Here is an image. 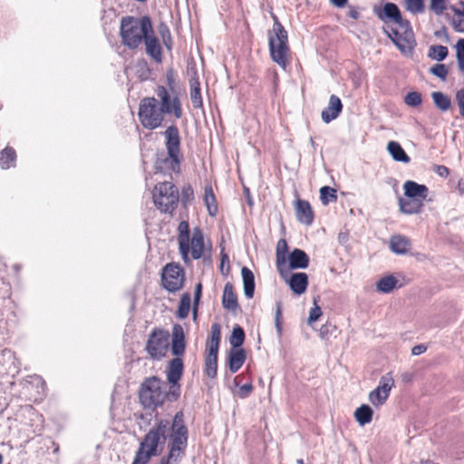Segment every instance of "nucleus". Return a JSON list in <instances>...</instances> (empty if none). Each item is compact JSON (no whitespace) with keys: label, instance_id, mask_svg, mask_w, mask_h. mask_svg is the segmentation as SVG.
<instances>
[{"label":"nucleus","instance_id":"f257e3e1","mask_svg":"<svg viewBox=\"0 0 464 464\" xmlns=\"http://www.w3.org/2000/svg\"><path fill=\"white\" fill-rule=\"evenodd\" d=\"M171 353L175 356L167 365L166 375L169 384V391L165 390V382L158 376L145 378L142 382L139 398L145 408H157L166 400L177 401L180 396L179 381L184 372L182 356L186 351V336L182 325L176 324L171 332Z\"/></svg>","mask_w":464,"mask_h":464},{"label":"nucleus","instance_id":"f03ea898","mask_svg":"<svg viewBox=\"0 0 464 464\" xmlns=\"http://www.w3.org/2000/svg\"><path fill=\"white\" fill-rule=\"evenodd\" d=\"M173 420H160L144 436L136 451L131 464H147L151 457L159 454L158 448L162 446L166 440L169 441L172 432Z\"/></svg>","mask_w":464,"mask_h":464},{"label":"nucleus","instance_id":"7ed1b4c3","mask_svg":"<svg viewBox=\"0 0 464 464\" xmlns=\"http://www.w3.org/2000/svg\"><path fill=\"white\" fill-rule=\"evenodd\" d=\"M188 440V429L185 423L183 411L176 412L173 417L172 432L167 443V455L159 464H179L186 454Z\"/></svg>","mask_w":464,"mask_h":464},{"label":"nucleus","instance_id":"20e7f679","mask_svg":"<svg viewBox=\"0 0 464 464\" xmlns=\"http://www.w3.org/2000/svg\"><path fill=\"white\" fill-rule=\"evenodd\" d=\"M152 27L151 19L148 15L123 16L120 25L121 44L130 50L137 49L143 43L146 35L152 33Z\"/></svg>","mask_w":464,"mask_h":464},{"label":"nucleus","instance_id":"39448f33","mask_svg":"<svg viewBox=\"0 0 464 464\" xmlns=\"http://www.w3.org/2000/svg\"><path fill=\"white\" fill-rule=\"evenodd\" d=\"M274 24L269 32L268 46L273 62L285 70L291 63V49L288 43V34L276 15H273Z\"/></svg>","mask_w":464,"mask_h":464},{"label":"nucleus","instance_id":"423d86ee","mask_svg":"<svg viewBox=\"0 0 464 464\" xmlns=\"http://www.w3.org/2000/svg\"><path fill=\"white\" fill-rule=\"evenodd\" d=\"M403 190L407 198L399 199L400 210L408 215L420 213L429 194L428 187L413 180H407L403 184Z\"/></svg>","mask_w":464,"mask_h":464},{"label":"nucleus","instance_id":"0eeeda50","mask_svg":"<svg viewBox=\"0 0 464 464\" xmlns=\"http://www.w3.org/2000/svg\"><path fill=\"white\" fill-rule=\"evenodd\" d=\"M165 116L166 114L156 97H145L140 100L138 118L144 129L153 130L160 128L165 120Z\"/></svg>","mask_w":464,"mask_h":464},{"label":"nucleus","instance_id":"6e6552de","mask_svg":"<svg viewBox=\"0 0 464 464\" xmlns=\"http://www.w3.org/2000/svg\"><path fill=\"white\" fill-rule=\"evenodd\" d=\"M152 198L154 205L160 211L172 214L179 202V189L171 182H160L154 186Z\"/></svg>","mask_w":464,"mask_h":464},{"label":"nucleus","instance_id":"1a4fd4ad","mask_svg":"<svg viewBox=\"0 0 464 464\" xmlns=\"http://www.w3.org/2000/svg\"><path fill=\"white\" fill-rule=\"evenodd\" d=\"M221 341V327L218 323L212 324L207 339L204 353V373L211 379L218 374V355Z\"/></svg>","mask_w":464,"mask_h":464},{"label":"nucleus","instance_id":"9d476101","mask_svg":"<svg viewBox=\"0 0 464 464\" xmlns=\"http://www.w3.org/2000/svg\"><path fill=\"white\" fill-rule=\"evenodd\" d=\"M169 348V331L155 327L148 335L144 350L153 361H160L166 357Z\"/></svg>","mask_w":464,"mask_h":464},{"label":"nucleus","instance_id":"9b49d317","mask_svg":"<svg viewBox=\"0 0 464 464\" xmlns=\"http://www.w3.org/2000/svg\"><path fill=\"white\" fill-rule=\"evenodd\" d=\"M186 281L184 268L179 263L170 262L166 264L160 273V285L169 293L180 291Z\"/></svg>","mask_w":464,"mask_h":464},{"label":"nucleus","instance_id":"f8f14e48","mask_svg":"<svg viewBox=\"0 0 464 464\" xmlns=\"http://www.w3.org/2000/svg\"><path fill=\"white\" fill-rule=\"evenodd\" d=\"M389 37L402 53H411L416 45L411 24L403 18L394 24Z\"/></svg>","mask_w":464,"mask_h":464},{"label":"nucleus","instance_id":"ddd939ff","mask_svg":"<svg viewBox=\"0 0 464 464\" xmlns=\"http://www.w3.org/2000/svg\"><path fill=\"white\" fill-rule=\"evenodd\" d=\"M206 243L205 237L202 229L199 227H195L192 229L191 236L188 237L187 248L184 250L179 245V251L181 258L185 264H189L191 259H200L205 253Z\"/></svg>","mask_w":464,"mask_h":464},{"label":"nucleus","instance_id":"4468645a","mask_svg":"<svg viewBox=\"0 0 464 464\" xmlns=\"http://www.w3.org/2000/svg\"><path fill=\"white\" fill-rule=\"evenodd\" d=\"M170 92L163 85H158L155 89L157 99L164 113L179 120L183 116L182 103L179 95Z\"/></svg>","mask_w":464,"mask_h":464},{"label":"nucleus","instance_id":"2eb2a0df","mask_svg":"<svg viewBox=\"0 0 464 464\" xmlns=\"http://www.w3.org/2000/svg\"><path fill=\"white\" fill-rule=\"evenodd\" d=\"M163 135L165 138L167 153L170 155V160L174 163V166L178 168L179 154L181 153L179 130L175 124H172L167 127Z\"/></svg>","mask_w":464,"mask_h":464},{"label":"nucleus","instance_id":"dca6fc26","mask_svg":"<svg viewBox=\"0 0 464 464\" xmlns=\"http://www.w3.org/2000/svg\"><path fill=\"white\" fill-rule=\"evenodd\" d=\"M393 385L394 380L391 373L382 376L379 385L369 394V400L372 405L378 407L384 404Z\"/></svg>","mask_w":464,"mask_h":464},{"label":"nucleus","instance_id":"f3484780","mask_svg":"<svg viewBox=\"0 0 464 464\" xmlns=\"http://www.w3.org/2000/svg\"><path fill=\"white\" fill-rule=\"evenodd\" d=\"M295 216L297 220L306 226L312 225L314 218V213L311 204L304 199H297L295 203Z\"/></svg>","mask_w":464,"mask_h":464},{"label":"nucleus","instance_id":"a211bd4d","mask_svg":"<svg viewBox=\"0 0 464 464\" xmlns=\"http://www.w3.org/2000/svg\"><path fill=\"white\" fill-rule=\"evenodd\" d=\"M146 47V53L151 57L156 63L162 62V48L160 40L157 38L152 28V33L146 35L143 40Z\"/></svg>","mask_w":464,"mask_h":464},{"label":"nucleus","instance_id":"6ab92c4d","mask_svg":"<svg viewBox=\"0 0 464 464\" xmlns=\"http://www.w3.org/2000/svg\"><path fill=\"white\" fill-rule=\"evenodd\" d=\"M343 103L341 99L332 94L329 99L328 106L322 111V119L325 123H329L336 119L342 112Z\"/></svg>","mask_w":464,"mask_h":464},{"label":"nucleus","instance_id":"aec40b11","mask_svg":"<svg viewBox=\"0 0 464 464\" xmlns=\"http://www.w3.org/2000/svg\"><path fill=\"white\" fill-rule=\"evenodd\" d=\"M390 249L397 255L407 254L411 246V239L403 235H393L389 242Z\"/></svg>","mask_w":464,"mask_h":464},{"label":"nucleus","instance_id":"412c9836","mask_svg":"<svg viewBox=\"0 0 464 464\" xmlns=\"http://www.w3.org/2000/svg\"><path fill=\"white\" fill-rule=\"evenodd\" d=\"M222 305L225 309L231 312H236L239 306L234 286L229 282H227L224 286Z\"/></svg>","mask_w":464,"mask_h":464},{"label":"nucleus","instance_id":"4be33fe9","mask_svg":"<svg viewBox=\"0 0 464 464\" xmlns=\"http://www.w3.org/2000/svg\"><path fill=\"white\" fill-rule=\"evenodd\" d=\"M376 14L382 21L391 20L393 24L402 19L399 7L393 3H386L382 10L376 12Z\"/></svg>","mask_w":464,"mask_h":464},{"label":"nucleus","instance_id":"5701e85b","mask_svg":"<svg viewBox=\"0 0 464 464\" xmlns=\"http://www.w3.org/2000/svg\"><path fill=\"white\" fill-rule=\"evenodd\" d=\"M291 290L295 295L304 294L308 286V276L304 272L295 273L288 281Z\"/></svg>","mask_w":464,"mask_h":464},{"label":"nucleus","instance_id":"b1692460","mask_svg":"<svg viewBox=\"0 0 464 464\" xmlns=\"http://www.w3.org/2000/svg\"><path fill=\"white\" fill-rule=\"evenodd\" d=\"M246 358L244 349H231L227 358L229 371L232 373L237 372L243 366Z\"/></svg>","mask_w":464,"mask_h":464},{"label":"nucleus","instance_id":"393cba45","mask_svg":"<svg viewBox=\"0 0 464 464\" xmlns=\"http://www.w3.org/2000/svg\"><path fill=\"white\" fill-rule=\"evenodd\" d=\"M309 265V256L299 248H295L289 255V267L292 269L306 268Z\"/></svg>","mask_w":464,"mask_h":464},{"label":"nucleus","instance_id":"a878e982","mask_svg":"<svg viewBox=\"0 0 464 464\" xmlns=\"http://www.w3.org/2000/svg\"><path fill=\"white\" fill-rule=\"evenodd\" d=\"M288 252V246L285 239H280L276 245V268L280 274H283L286 269V254Z\"/></svg>","mask_w":464,"mask_h":464},{"label":"nucleus","instance_id":"bb28decb","mask_svg":"<svg viewBox=\"0 0 464 464\" xmlns=\"http://www.w3.org/2000/svg\"><path fill=\"white\" fill-rule=\"evenodd\" d=\"M204 203L211 217H215L218 211V201L211 185H206L204 188Z\"/></svg>","mask_w":464,"mask_h":464},{"label":"nucleus","instance_id":"cd10ccee","mask_svg":"<svg viewBox=\"0 0 464 464\" xmlns=\"http://www.w3.org/2000/svg\"><path fill=\"white\" fill-rule=\"evenodd\" d=\"M241 275H242V278H243L245 295L247 298H252L254 296V292H255L254 274L249 268H247L246 266H244L241 269Z\"/></svg>","mask_w":464,"mask_h":464},{"label":"nucleus","instance_id":"c85d7f7f","mask_svg":"<svg viewBox=\"0 0 464 464\" xmlns=\"http://www.w3.org/2000/svg\"><path fill=\"white\" fill-rule=\"evenodd\" d=\"M16 152L14 148L6 146L0 151V167L8 169L15 166Z\"/></svg>","mask_w":464,"mask_h":464},{"label":"nucleus","instance_id":"c756f323","mask_svg":"<svg viewBox=\"0 0 464 464\" xmlns=\"http://www.w3.org/2000/svg\"><path fill=\"white\" fill-rule=\"evenodd\" d=\"M387 150L394 160L403 163H409L411 161V158L399 142L393 140L390 141L387 145Z\"/></svg>","mask_w":464,"mask_h":464},{"label":"nucleus","instance_id":"7c9ffc66","mask_svg":"<svg viewBox=\"0 0 464 464\" xmlns=\"http://www.w3.org/2000/svg\"><path fill=\"white\" fill-rule=\"evenodd\" d=\"M373 411L369 405L363 404L360 406L354 411V418L356 421L361 425L364 426L372 421Z\"/></svg>","mask_w":464,"mask_h":464},{"label":"nucleus","instance_id":"2f4dec72","mask_svg":"<svg viewBox=\"0 0 464 464\" xmlns=\"http://www.w3.org/2000/svg\"><path fill=\"white\" fill-rule=\"evenodd\" d=\"M459 5L462 6V10L455 6L450 7L454 14L451 25L456 32L464 33V2L460 1Z\"/></svg>","mask_w":464,"mask_h":464},{"label":"nucleus","instance_id":"473e14b6","mask_svg":"<svg viewBox=\"0 0 464 464\" xmlns=\"http://www.w3.org/2000/svg\"><path fill=\"white\" fill-rule=\"evenodd\" d=\"M397 283L398 280L393 276H387L377 282L376 288L379 292L387 294L396 287Z\"/></svg>","mask_w":464,"mask_h":464},{"label":"nucleus","instance_id":"72a5a7b5","mask_svg":"<svg viewBox=\"0 0 464 464\" xmlns=\"http://www.w3.org/2000/svg\"><path fill=\"white\" fill-rule=\"evenodd\" d=\"M190 294L184 293L180 298L179 304L177 311V316L180 319H185L188 317L190 310Z\"/></svg>","mask_w":464,"mask_h":464},{"label":"nucleus","instance_id":"f704fd0d","mask_svg":"<svg viewBox=\"0 0 464 464\" xmlns=\"http://www.w3.org/2000/svg\"><path fill=\"white\" fill-rule=\"evenodd\" d=\"M337 198L336 189L329 186H324L320 188V200L323 205L326 206L331 202H335Z\"/></svg>","mask_w":464,"mask_h":464},{"label":"nucleus","instance_id":"c9c22d12","mask_svg":"<svg viewBox=\"0 0 464 464\" xmlns=\"http://www.w3.org/2000/svg\"><path fill=\"white\" fill-rule=\"evenodd\" d=\"M190 236L189 224L188 221H181L178 226V244L183 249L187 246L188 237Z\"/></svg>","mask_w":464,"mask_h":464},{"label":"nucleus","instance_id":"e433bc0d","mask_svg":"<svg viewBox=\"0 0 464 464\" xmlns=\"http://www.w3.org/2000/svg\"><path fill=\"white\" fill-rule=\"evenodd\" d=\"M245 341V332L242 327L237 325L232 331V334L229 338V343L232 345V349H241L240 346Z\"/></svg>","mask_w":464,"mask_h":464},{"label":"nucleus","instance_id":"4c0bfd02","mask_svg":"<svg viewBox=\"0 0 464 464\" xmlns=\"http://www.w3.org/2000/svg\"><path fill=\"white\" fill-rule=\"evenodd\" d=\"M449 53L448 48L444 45L437 44L430 47L429 56L436 61H443Z\"/></svg>","mask_w":464,"mask_h":464},{"label":"nucleus","instance_id":"58836bf2","mask_svg":"<svg viewBox=\"0 0 464 464\" xmlns=\"http://www.w3.org/2000/svg\"><path fill=\"white\" fill-rule=\"evenodd\" d=\"M432 99L435 105L441 111H447L450 107V98L440 92H433Z\"/></svg>","mask_w":464,"mask_h":464},{"label":"nucleus","instance_id":"ea45409f","mask_svg":"<svg viewBox=\"0 0 464 464\" xmlns=\"http://www.w3.org/2000/svg\"><path fill=\"white\" fill-rule=\"evenodd\" d=\"M405 7L411 14H422L425 11V3L424 0H405Z\"/></svg>","mask_w":464,"mask_h":464},{"label":"nucleus","instance_id":"a19ab883","mask_svg":"<svg viewBox=\"0 0 464 464\" xmlns=\"http://www.w3.org/2000/svg\"><path fill=\"white\" fill-rule=\"evenodd\" d=\"M159 34L164 45L170 49L172 45V37L169 26L165 23H160L158 26Z\"/></svg>","mask_w":464,"mask_h":464},{"label":"nucleus","instance_id":"79ce46f5","mask_svg":"<svg viewBox=\"0 0 464 464\" xmlns=\"http://www.w3.org/2000/svg\"><path fill=\"white\" fill-rule=\"evenodd\" d=\"M182 155L181 153L179 154V163L178 168L174 166V163L170 160V155L168 154V156L161 160V164H163V167L167 171H171L175 173L180 172V162H181Z\"/></svg>","mask_w":464,"mask_h":464},{"label":"nucleus","instance_id":"37998d69","mask_svg":"<svg viewBox=\"0 0 464 464\" xmlns=\"http://www.w3.org/2000/svg\"><path fill=\"white\" fill-rule=\"evenodd\" d=\"M404 102L409 106H419L422 102L421 94L418 92H411L405 96Z\"/></svg>","mask_w":464,"mask_h":464},{"label":"nucleus","instance_id":"c03bdc74","mask_svg":"<svg viewBox=\"0 0 464 464\" xmlns=\"http://www.w3.org/2000/svg\"><path fill=\"white\" fill-rule=\"evenodd\" d=\"M430 72L441 80H446L449 71L445 64L437 63L430 69Z\"/></svg>","mask_w":464,"mask_h":464},{"label":"nucleus","instance_id":"a18cd8bd","mask_svg":"<svg viewBox=\"0 0 464 464\" xmlns=\"http://www.w3.org/2000/svg\"><path fill=\"white\" fill-rule=\"evenodd\" d=\"M449 0H430V7L436 14H442L447 9V2Z\"/></svg>","mask_w":464,"mask_h":464},{"label":"nucleus","instance_id":"49530a36","mask_svg":"<svg viewBox=\"0 0 464 464\" xmlns=\"http://www.w3.org/2000/svg\"><path fill=\"white\" fill-rule=\"evenodd\" d=\"M189 95H190L192 106L195 109H200L203 107V99H202V95H201V89L189 90Z\"/></svg>","mask_w":464,"mask_h":464},{"label":"nucleus","instance_id":"de8ad7c7","mask_svg":"<svg viewBox=\"0 0 464 464\" xmlns=\"http://www.w3.org/2000/svg\"><path fill=\"white\" fill-rule=\"evenodd\" d=\"M194 199V191L190 185L183 187L181 193V201L184 205Z\"/></svg>","mask_w":464,"mask_h":464},{"label":"nucleus","instance_id":"09e8293b","mask_svg":"<svg viewBox=\"0 0 464 464\" xmlns=\"http://www.w3.org/2000/svg\"><path fill=\"white\" fill-rule=\"evenodd\" d=\"M322 315V311L320 306L314 303V306L311 308L308 317V324H313L314 322L317 321Z\"/></svg>","mask_w":464,"mask_h":464},{"label":"nucleus","instance_id":"8fccbe9b","mask_svg":"<svg viewBox=\"0 0 464 464\" xmlns=\"http://www.w3.org/2000/svg\"><path fill=\"white\" fill-rule=\"evenodd\" d=\"M202 295V284L199 282L195 286L194 293V316L197 314V309Z\"/></svg>","mask_w":464,"mask_h":464},{"label":"nucleus","instance_id":"3c124183","mask_svg":"<svg viewBox=\"0 0 464 464\" xmlns=\"http://www.w3.org/2000/svg\"><path fill=\"white\" fill-rule=\"evenodd\" d=\"M276 327L277 329V332L281 334L282 332V304L281 303H277L276 304Z\"/></svg>","mask_w":464,"mask_h":464},{"label":"nucleus","instance_id":"603ef678","mask_svg":"<svg viewBox=\"0 0 464 464\" xmlns=\"http://www.w3.org/2000/svg\"><path fill=\"white\" fill-rule=\"evenodd\" d=\"M139 67H140V78L141 81L146 80L149 77L150 71L147 65V63L144 60L139 61L138 64Z\"/></svg>","mask_w":464,"mask_h":464},{"label":"nucleus","instance_id":"864d4df0","mask_svg":"<svg viewBox=\"0 0 464 464\" xmlns=\"http://www.w3.org/2000/svg\"><path fill=\"white\" fill-rule=\"evenodd\" d=\"M175 75L172 69L167 71L166 73V83L169 91H173L175 85Z\"/></svg>","mask_w":464,"mask_h":464},{"label":"nucleus","instance_id":"5fc2aeb1","mask_svg":"<svg viewBox=\"0 0 464 464\" xmlns=\"http://www.w3.org/2000/svg\"><path fill=\"white\" fill-rule=\"evenodd\" d=\"M253 391V385L251 383H246L242 385L239 388L238 395L240 398H246Z\"/></svg>","mask_w":464,"mask_h":464},{"label":"nucleus","instance_id":"6e6d98bb","mask_svg":"<svg viewBox=\"0 0 464 464\" xmlns=\"http://www.w3.org/2000/svg\"><path fill=\"white\" fill-rule=\"evenodd\" d=\"M457 60H464V38L459 39L456 44Z\"/></svg>","mask_w":464,"mask_h":464},{"label":"nucleus","instance_id":"4d7b16f0","mask_svg":"<svg viewBox=\"0 0 464 464\" xmlns=\"http://www.w3.org/2000/svg\"><path fill=\"white\" fill-rule=\"evenodd\" d=\"M457 99L459 107V113L464 117V89L458 92Z\"/></svg>","mask_w":464,"mask_h":464},{"label":"nucleus","instance_id":"13d9d810","mask_svg":"<svg viewBox=\"0 0 464 464\" xmlns=\"http://www.w3.org/2000/svg\"><path fill=\"white\" fill-rule=\"evenodd\" d=\"M189 89L198 90L200 89V82L197 73L189 79Z\"/></svg>","mask_w":464,"mask_h":464},{"label":"nucleus","instance_id":"bf43d9fd","mask_svg":"<svg viewBox=\"0 0 464 464\" xmlns=\"http://www.w3.org/2000/svg\"><path fill=\"white\" fill-rule=\"evenodd\" d=\"M436 173L440 175V177H448L450 174V170L447 167L443 165H438L436 166Z\"/></svg>","mask_w":464,"mask_h":464},{"label":"nucleus","instance_id":"052dcab7","mask_svg":"<svg viewBox=\"0 0 464 464\" xmlns=\"http://www.w3.org/2000/svg\"><path fill=\"white\" fill-rule=\"evenodd\" d=\"M225 264L227 265V272H226V274H227L228 271H229V258H228V256L226 253H222L221 254V264H220V270H221L222 273H223V269H224Z\"/></svg>","mask_w":464,"mask_h":464},{"label":"nucleus","instance_id":"680f3d73","mask_svg":"<svg viewBox=\"0 0 464 464\" xmlns=\"http://www.w3.org/2000/svg\"><path fill=\"white\" fill-rule=\"evenodd\" d=\"M426 350H427V347L424 344H418V345H415L411 349V353L413 355H420V354L423 353Z\"/></svg>","mask_w":464,"mask_h":464},{"label":"nucleus","instance_id":"e2e57ef3","mask_svg":"<svg viewBox=\"0 0 464 464\" xmlns=\"http://www.w3.org/2000/svg\"><path fill=\"white\" fill-rule=\"evenodd\" d=\"M329 1H330V3H331L334 6L337 7V8H343V7H344V6L347 5V3H348V0H329Z\"/></svg>","mask_w":464,"mask_h":464},{"label":"nucleus","instance_id":"0e129e2a","mask_svg":"<svg viewBox=\"0 0 464 464\" xmlns=\"http://www.w3.org/2000/svg\"><path fill=\"white\" fill-rule=\"evenodd\" d=\"M329 334V328L327 325L324 324L321 326L320 330H319V335L322 339H325L327 338Z\"/></svg>","mask_w":464,"mask_h":464},{"label":"nucleus","instance_id":"69168bd1","mask_svg":"<svg viewBox=\"0 0 464 464\" xmlns=\"http://www.w3.org/2000/svg\"><path fill=\"white\" fill-rule=\"evenodd\" d=\"M348 15L351 18H353L354 20H357L359 18V16H360V14H359L358 10L355 7L351 6L349 11H348Z\"/></svg>","mask_w":464,"mask_h":464},{"label":"nucleus","instance_id":"338daca9","mask_svg":"<svg viewBox=\"0 0 464 464\" xmlns=\"http://www.w3.org/2000/svg\"><path fill=\"white\" fill-rule=\"evenodd\" d=\"M457 61H458V66H459V71L462 73H464V60L460 59V60H457Z\"/></svg>","mask_w":464,"mask_h":464},{"label":"nucleus","instance_id":"774afa93","mask_svg":"<svg viewBox=\"0 0 464 464\" xmlns=\"http://www.w3.org/2000/svg\"><path fill=\"white\" fill-rule=\"evenodd\" d=\"M271 72H272L273 77H274L275 84L276 85L277 82H278V73H277V72L275 69H273L271 71Z\"/></svg>","mask_w":464,"mask_h":464}]
</instances>
